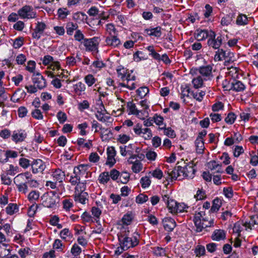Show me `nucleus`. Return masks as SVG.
<instances>
[{
  "label": "nucleus",
  "mask_w": 258,
  "mask_h": 258,
  "mask_svg": "<svg viewBox=\"0 0 258 258\" xmlns=\"http://www.w3.org/2000/svg\"><path fill=\"white\" fill-rule=\"evenodd\" d=\"M232 90L236 92H240L244 90L245 85L240 81L236 79H232Z\"/></svg>",
  "instance_id": "nucleus-23"
},
{
  "label": "nucleus",
  "mask_w": 258,
  "mask_h": 258,
  "mask_svg": "<svg viewBox=\"0 0 258 258\" xmlns=\"http://www.w3.org/2000/svg\"><path fill=\"white\" fill-rule=\"evenodd\" d=\"M101 107L100 108V110H98L96 112L95 116L99 121L105 122L110 117L109 116H104V113H103L102 111L103 110L105 111V109L102 103H101Z\"/></svg>",
  "instance_id": "nucleus-24"
},
{
  "label": "nucleus",
  "mask_w": 258,
  "mask_h": 258,
  "mask_svg": "<svg viewBox=\"0 0 258 258\" xmlns=\"http://www.w3.org/2000/svg\"><path fill=\"white\" fill-rule=\"evenodd\" d=\"M204 81H205L204 78L200 76H198L192 79V83L195 88L198 89L203 86Z\"/></svg>",
  "instance_id": "nucleus-37"
},
{
  "label": "nucleus",
  "mask_w": 258,
  "mask_h": 258,
  "mask_svg": "<svg viewBox=\"0 0 258 258\" xmlns=\"http://www.w3.org/2000/svg\"><path fill=\"white\" fill-rule=\"evenodd\" d=\"M24 42V38L22 37H19L14 40L13 46L15 49H18L23 45Z\"/></svg>",
  "instance_id": "nucleus-48"
},
{
  "label": "nucleus",
  "mask_w": 258,
  "mask_h": 258,
  "mask_svg": "<svg viewBox=\"0 0 258 258\" xmlns=\"http://www.w3.org/2000/svg\"><path fill=\"white\" fill-rule=\"evenodd\" d=\"M153 253L158 256H163L166 255L165 249L160 247H155L153 248Z\"/></svg>",
  "instance_id": "nucleus-45"
},
{
  "label": "nucleus",
  "mask_w": 258,
  "mask_h": 258,
  "mask_svg": "<svg viewBox=\"0 0 258 258\" xmlns=\"http://www.w3.org/2000/svg\"><path fill=\"white\" fill-rule=\"evenodd\" d=\"M116 71L118 77L120 78L122 80L124 81L125 79H128V75H126L127 70L125 68L119 67L117 69Z\"/></svg>",
  "instance_id": "nucleus-38"
},
{
  "label": "nucleus",
  "mask_w": 258,
  "mask_h": 258,
  "mask_svg": "<svg viewBox=\"0 0 258 258\" xmlns=\"http://www.w3.org/2000/svg\"><path fill=\"white\" fill-rule=\"evenodd\" d=\"M233 19V15H227L223 17L221 20V24L222 26H228L232 21Z\"/></svg>",
  "instance_id": "nucleus-47"
},
{
  "label": "nucleus",
  "mask_w": 258,
  "mask_h": 258,
  "mask_svg": "<svg viewBox=\"0 0 258 258\" xmlns=\"http://www.w3.org/2000/svg\"><path fill=\"white\" fill-rule=\"evenodd\" d=\"M9 247V245L5 243L0 245V257H5L9 255L10 249Z\"/></svg>",
  "instance_id": "nucleus-32"
},
{
  "label": "nucleus",
  "mask_w": 258,
  "mask_h": 258,
  "mask_svg": "<svg viewBox=\"0 0 258 258\" xmlns=\"http://www.w3.org/2000/svg\"><path fill=\"white\" fill-rule=\"evenodd\" d=\"M107 160L106 163V165L112 167L115 163L116 161L114 157L116 155V151L113 147H109L107 149Z\"/></svg>",
  "instance_id": "nucleus-14"
},
{
  "label": "nucleus",
  "mask_w": 258,
  "mask_h": 258,
  "mask_svg": "<svg viewBox=\"0 0 258 258\" xmlns=\"http://www.w3.org/2000/svg\"><path fill=\"white\" fill-rule=\"evenodd\" d=\"M32 82L37 88L42 89L46 87V81L44 77L39 72L34 73L32 77Z\"/></svg>",
  "instance_id": "nucleus-13"
},
{
  "label": "nucleus",
  "mask_w": 258,
  "mask_h": 258,
  "mask_svg": "<svg viewBox=\"0 0 258 258\" xmlns=\"http://www.w3.org/2000/svg\"><path fill=\"white\" fill-rule=\"evenodd\" d=\"M42 205L47 208H52L59 202V197L56 191L45 193L41 197Z\"/></svg>",
  "instance_id": "nucleus-3"
},
{
  "label": "nucleus",
  "mask_w": 258,
  "mask_h": 258,
  "mask_svg": "<svg viewBox=\"0 0 258 258\" xmlns=\"http://www.w3.org/2000/svg\"><path fill=\"white\" fill-rule=\"evenodd\" d=\"M162 222L164 229L168 232L172 231L176 225L175 220L170 217L165 218Z\"/></svg>",
  "instance_id": "nucleus-16"
},
{
  "label": "nucleus",
  "mask_w": 258,
  "mask_h": 258,
  "mask_svg": "<svg viewBox=\"0 0 258 258\" xmlns=\"http://www.w3.org/2000/svg\"><path fill=\"white\" fill-rule=\"evenodd\" d=\"M106 45L113 47H117L120 44V41L116 36L111 35L106 37L105 39Z\"/></svg>",
  "instance_id": "nucleus-18"
},
{
  "label": "nucleus",
  "mask_w": 258,
  "mask_h": 258,
  "mask_svg": "<svg viewBox=\"0 0 258 258\" xmlns=\"http://www.w3.org/2000/svg\"><path fill=\"white\" fill-rule=\"evenodd\" d=\"M64 247V245L59 239H56L53 244V248L58 251H62Z\"/></svg>",
  "instance_id": "nucleus-55"
},
{
  "label": "nucleus",
  "mask_w": 258,
  "mask_h": 258,
  "mask_svg": "<svg viewBox=\"0 0 258 258\" xmlns=\"http://www.w3.org/2000/svg\"><path fill=\"white\" fill-rule=\"evenodd\" d=\"M52 176L54 181L60 183L62 182L64 179L65 174L64 172L60 169H57L52 172Z\"/></svg>",
  "instance_id": "nucleus-20"
},
{
  "label": "nucleus",
  "mask_w": 258,
  "mask_h": 258,
  "mask_svg": "<svg viewBox=\"0 0 258 258\" xmlns=\"http://www.w3.org/2000/svg\"><path fill=\"white\" fill-rule=\"evenodd\" d=\"M133 130L136 135L143 138L146 140H150L152 137L151 130L148 127L143 128L140 123L135 125Z\"/></svg>",
  "instance_id": "nucleus-7"
},
{
  "label": "nucleus",
  "mask_w": 258,
  "mask_h": 258,
  "mask_svg": "<svg viewBox=\"0 0 258 258\" xmlns=\"http://www.w3.org/2000/svg\"><path fill=\"white\" fill-rule=\"evenodd\" d=\"M211 237L216 241L223 240L226 238V232L222 229H216L213 232Z\"/></svg>",
  "instance_id": "nucleus-19"
},
{
  "label": "nucleus",
  "mask_w": 258,
  "mask_h": 258,
  "mask_svg": "<svg viewBox=\"0 0 258 258\" xmlns=\"http://www.w3.org/2000/svg\"><path fill=\"white\" fill-rule=\"evenodd\" d=\"M135 146L134 144H129L127 146H121L119 147L120 154L123 156H126L133 153V150Z\"/></svg>",
  "instance_id": "nucleus-21"
},
{
  "label": "nucleus",
  "mask_w": 258,
  "mask_h": 258,
  "mask_svg": "<svg viewBox=\"0 0 258 258\" xmlns=\"http://www.w3.org/2000/svg\"><path fill=\"white\" fill-rule=\"evenodd\" d=\"M248 21V18L245 15L239 14L236 18V23L238 25H245Z\"/></svg>",
  "instance_id": "nucleus-36"
},
{
  "label": "nucleus",
  "mask_w": 258,
  "mask_h": 258,
  "mask_svg": "<svg viewBox=\"0 0 258 258\" xmlns=\"http://www.w3.org/2000/svg\"><path fill=\"white\" fill-rule=\"evenodd\" d=\"M79 168H80L79 167H75L74 168V175H72L69 181H70V183L72 184V185H77L78 183H79V182L80 181V177L77 173V172H79L80 171Z\"/></svg>",
  "instance_id": "nucleus-26"
},
{
  "label": "nucleus",
  "mask_w": 258,
  "mask_h": 258,
  "mask_svg": "<svg viewBox=\"0 0 258 258\" xmlns=\"http://www.w3.org/2000/svg\"><path fill=\"white\" fill-rule=\"evenodd\" d=\"M119 244L123 246V248L127 250L128 248L134 247L139 243L138 238L136 236L129 237L125 232L121 233L118 235Z\"/></svg>",
  "instance_id": "nucleus-2"
},
{
  "label": "nucleus",
  "mask_w": 258,
  "mask_h": 258,
  "mask_svg": "<svg viewBox=\"0 0 258 258\" xmlns=\"http://www.w3.org/2000/svg\"><path fill=\"white\" fill-rule=\"evenodd\" d=\"M205 211L196 213L194 216V222L197 232H201L203 229L213 226L214 220L205 216Z\"/></svg>",
  "instance_id": "nucleus-1"
},
{
  "label": "nucleus",
  "mask_w": 258,
  "mask_h": 258,
  "mask_svg": "<svg viewBox=\"0 0 258 258\" xmlns=\"http://www.w3.org/2000/svg\"><path fill=\"white\" fill-rule=\"evenodd\" d=\"M130 178V175L128 173L124 172L119 174V180L122 183H126Z\"/></svg>",
  "instance_id": "nucleus-62"
},
{
  "label": "nucleus",
  "mask_w": 258,
  "mask_h": 258,
  "mask_svg": "<svg viewBox=\"0 0 258 258\" xmlns=\"http://www.w3.org/2000/svg\"><path fill=\"white\" fill-rule=\"evenodd\" d=\"M17 187L18 188V190L20 192H22V193L25 194L28 191V186L26 182H21L18 184H16Z\"/></svg>",
  "instance_id": "nucleus-57"
},
{
  "label": "nucleus",
  "mask_w": 258,
  "mask_h": 258,
  "mask_svg": "<svg viewBox=\"0 0 258 258\" xmlns=\"http://www.w3.org/2000/svg\"><path fill=\"white\" fill-rule=\"evenodd\" d=\"M140 183L143 188L148 187L151 183L150 177L148 176L143 177L140 180Z\"/></svg>",
  "instance_id": "nucleus-50"
},
{
  "label": "nucleus",
  "mask_w": 258,
  "mask_h": 258,
  "mask_svg": "<svg viewBox=\"0 0 258 258\" xmlns=\"http://www.w3.org/2000/svg\"><path fill=\"white\" fill-rule=\"evenodd\" d=\"M130 74H128V79L125 80L126 81V83H119V86L123 87H126L127 88H128V89H130L131 90L135 89L136 88V85L134 83H133L131 84V85H130L129 81H128L130 80Z\"/></svg>",
  "instance_id": "nucleus-53"
},
{
  "label": "nucleus",
  "mask_w": 258,
  "mask_h": 258,
  "mask_svg": "<svg viewBox=\"0 0 258 258\" xmlns=\"http://www.w3.org/2000/svg\"><path fill=\"white\" fill-rule=\"evenodd\" d=\"M77 27L76 24H74L72 22L68 23L66 27L67 34L72 35L74 31L77 29Z\"/></svg>",
  "instance_id": "nucleus-54"
},
{
  "label": "nucleus",
  "mask_w": 258,
  "mask_h": 258,
  "mask_svg": "<svg viewBox=\"0 0 258 258\" xmlns=\"http://www.w3.org/2000/svg\"><path fill=\"white\" fill-rule=\"evenodd\" d=\"M36 63L34 61L30 60L27 62V65L26 67L27 71L31 73H35L34 72L35 69Z\"/></svg>",
  "instance_id": "nucleus-56"
},
{
  "label": "nucleus",
  "mask_w": 258,
  "mask_h": 258,
  "mask_svg": "<svg viewBox=\"0 0 258 258\" xmlns=\"http://www.w3.org/2000/svg\"><path fill=\"white\" fill-rule=\"evenodd\" d=\"M197 138L195 141L196 152L198 154H203L205 150L204 142L203 140Z\"/></svg>",
  "instance_id": "nucleus-31"
},
{
  "label": "nucleus",
  "mask_w": 258,
  "mask_h": 258,
  "mask_svg": "<svg viewBox=\"0 0 258 258\" xmlns=\"http://www.w3.org/2000/svg\"><path fill=\"white\" fill-rule=\"evenodd\" d=\"M40 193L37 190H32L27 196V198L29 201L35 202L39 198Z\"/></svg>",
  "instance_id": "nucleus-39"
},
{
  "label": "nucleus",
  "mask_w": 258,
  "mask_h": 258,
  "mask_svg": "<svg viewBox=\"0 0 258 258\" xmlns=\"http://www.w3.org/2000/svg\"><path fill=\"white\" fill-rule=\"evenodd\" d=\"M213 66L208 64L203 66L199 68V73L205 81L212 80L214 77L212 73Z\"/></svg>",
  "instance_id": "nucleus-9"
},
{
  "label": "nucleus",
  "mask_w": 258,
  "mask_h": 258,
  "mask_svg": "<svg viewBox=\"0 0 258 258\" xmlns=\"http://www.w3.org/2000/svg\"><path fill=\"white\" fill-rule=\"evenodd\" d=\"M214 60L218 61L224 60L225 65L227 66L228 63L234 61V54L229 51H225L222 49H219L216 52Z\"/></svg>",
  "instance_id": "nucleus-4"
},
{
  "label": "nucleus",
  "mask_w": 258,
  "mask_h": 258,
  "mask_svg": "<svg viewBox=\"0 0 258 258\" xmlns=\"http://www.w3.org/2000/svg\"><path fill=\"white\" fill-rule=\"evenodd\" d=\"M232 79L228 81L227 79L224 80L222 82V86L225 90L230 91L232 90Z\"/></svg>",
  "instance_id": "nucleus-58"
},
{
  "label": "nucleus",
  "mask_w": 258,
  "mask_h": 258,
  "mask_svg": "<svg viewBox=\"0 0 258 258\" xmlns=\"http://www.w3.org/2000/svg\"><path fill=\"white\" fill-rule=\"evenodd\" d=\"M127 161L130 164H133L132 169L134 172L139 173L142 170L143 167L142 164L140 161L138 160H136L135 161H133V160H127Z\"/></svg>",
  "instance_id": "nucleus-30"
},
{
  "label": "nucleus",
  "mask_w": 258,
  "mask_h": 258,
  "mask_svg": "<svg viewBox=\"0 0 258 258\" xmlns=\"http://www.w3.org/2000/svg\"><path fill=\"white\" fill-rule=\"evenodd\" d=\"M208 168L211 170L213 174L215 173H220L223 172L222 166L218 164L216 161L212 160L207 164Z\"/></svg>",
  "instance_id": "nucleus-17"
},
{
  "label": "nucleus",
  "mask_w": 258,
  "mask_h": 258,
  "mask_svg": "<svg viewBox=\"0 0 258 258\" xmlns=\"http://www.w3.org/2000/svg\"><path fill=\"white\" fill-rule=\"evenodd\" d=\"M31 166L32 172L34 174L42 173L46 168L45 163L41 159H34Z\"/></svg>",
  "instance_id": "nucleus-11"
},
{
  "label": "nucleus",
  "mask_w": 258,
  "mask_h": 258,
  "mask_svg": "<svg viewBox=\"0 0 258 258\" xmlns=\"http://www.w3.org/2000/svg\"><path fill=\"white\" fill-rule=\"evenodd\" d=\"M222 41L223 38L221 35H219L216 37L215 32L210 30V37L207 42L209 46L215 49H218V50L222 43Z\"/></svg>",
  "instance_id": "nucleus-8"
},
{
  "label": "nucleus",
  "mask_w": 258,
  "mask_h": 258,
  "mask_svg": "<svg viewBox=\"0 0 258 258\" xmlns=\"http://www.w3.org/2000/svg\"><path fill=\"white\" fill-rule=\"evenodd\" d=\"M148 197L144 194H140L136 197V202L139 204H143L147 202Z\"/></svg>",
  "instance_id": "nucleus-64"
},
{
  "label": "nucleus",
  "mask_w": 258,
  "mask_h": 258,
  "mask_svg": "<svg viewBox=\"0 0 258 258\" xmlns=\"http://www.w3.org/2000/svg\"><path fill=\"white\" fill-rule=\"evenodd\" d=\"M57 118L60 123H63L67 119V116L64 112L61 111H59L57 114Z\"/></svg>",
  "instance_id": "nucleus-63"
},
{
  "label": "nucleus",
  "mask_w": 258,
  "mask_h": 258,
  "mask_svg": "<svg viewBox=\"0 0 258 258\" xmlns=\"http://www.w3.org/2000/svg\"><path fill=\"white\" fill-rule=\"evenodd\" d=\"M24 178L27 179V181H25L26 183L27 184L28 187H37L39 185V183L38 181L34 179H29V173L28 172L25 173L24 174H18L14 179V182H20L22 180H24Z\"/></svg>",
  "instance_id": "nucleus-10"
},
{
  "label": "nucleus",
  "mask_w": 258,
  "mask_h": 258,
  "mask_svg": "<svg viewBox=\"0 0 258 258\" xmlns=\"http://www.w3.org/2000/svg\"><path fill=\"white\" fill-rule=\"evenodd\" d=\"M46 28V25L44 22L38 21L32 32V37L37 40L39 39Z\"/></svg>",
  "instance_id": "nucleus-12"
},
{
  "label": "nucleus",
  "mask_w": 258,
  "mask_h": 258,
  "mask_svg": "<svg viewBox=\"0 0 258 258\" xmlns=\"http://www.w3.org/2000/svg\"><path fill=\"white\" fill-rule=\"evenodd\" d=\"M228 72L226 74L230 77H231L232 79H235L238 78L239 70L236 67H231L227 68Z\"/></svg>",
  "instance_id": "nucleus-35"
},
{
  "label": "nucleus",
  "mask_w": 258,
  "mask_h": 258,
  "mask_svg": "<svg viewBox=\"0 0 258 258\" xmlns=\"http://www.w3.org/2000/svg\"><path fill=\"white\" fill-rule=\"evenodd\" d=\"M210 31L207 30L198 29L196 32V37L198 40H202L210 37Z\"/></svg>",
  "instance_id": "nucleus-22"
},
{
  "label": "nucleus",
  "mask_w": 258,
  "mask_h": 258,
  "mask_svg": "<svg viewBox=\"0 0 258 258\" xmlns=\"http://www.w3.org/2000/svg\"><path fill=\"white\" fill-rule=\"evenodd\" d=\"M87 194L86 192L79 193L77 195L75 194V199L76 202H78L81 204H85L87 199Z\"/></svg>",
  "instance_id": "nucleus-41"
},
{
  "label": "nucleus",
  "mask_w": 258,
  "mask_h": 258,
  "mask_svg": "<svg viewBox=\"0 0 258 258\" xmlns=\"http://www.w3.org/2000/svg\"><path fill=\"white\" fill-rule=\"evenodd\" d=\"M19 210L18 207L16 204L11 203L6 208V213L10 215H12L17 213Z\"/></svg>",
  "instance_id": "nucleus-34"
},
{
  "label": "nucleus",
  "mask_w": 258,
  "mask_h": 258,
  "mask_svg": "<svg viewBox=\"0 0 258 258\" xmlns=\"http://www.w3.org/2000/svg\"><path fill=\"white\" fill-rule=\"evenodd\" d=\"M85 184L83 182H80V181L79 183L76 185L75 193L76 195H77V194L79 193H84L83 191L85 190Z\"/></svg>",
  "instance_id": "nucleus-59"
},
{
  "label": "nucleus",
  "mask_w": 258,
  "mask_h": 258,
  "mask_svg": "<svg viewBox=\"0 0 258 258\" xmlns=\"http://www.w3.org/2000/svg\"><path fill=\"white\" fill-rule=\"evenodd\" d=\"M19 17L23 19H31L36 17V12L32 7L25 5L18 11Z\"/></svg>",
  "instance_id": "nucleus-6"
},
{
  "label": "nucleus",
  "mask_w": 258,
  "mask_h": 258,
  "mask_svg": "<svg viewBox=\"0 0 258 258\" xmlns=\"http://www.w3.org/2000/svg\"><path fill=\"white\" fill-rule=\"evenodd\" d=\"M27 137V134L24 130L15 131L12 135V139L15 143L23 141Z\"/></svg>",
  "instance_id": "nucleus-15"
},
{
  "label": "nucleus",
  "mask_w": 258,
  "mask_h": 258,
  "mask_svg": "<svg viewBox=\"0 0 258 258\" xmlns=\"http://www.w3.org/2000/svg\"><path fill=\"white\" fill-rule=\"evenodd\" d=\"M149 92V89L147 87H141L137 90V94L141 98L145 97Z\"/></svg>",
  "instance_id": "nucleus-46"
},
{
  "label": "nucleus",
  "mask_w": 258,
  "mask_h": 258,
  "mask_svg": "<svg viewBox=\"0 0 258 258\" xmlns=\"http://www.w3.org/2000/svg\"><path fill=\"white\" fill-rule=\"evenodd\" d=\"M145 32L149 36H154L156 37H159L161 35V28L157 27L154 28L146 29Z\"/></svg>",
  "instance_id": "nucleus-25"
},
{
  "label": "nucleus",
  "mask_w": 258,
  "mask_h": 258,
  "mask_svg": "<svg viewBox=\"0 0 258 258\" xmlns=\"http://www.w3.org/2000/svg\"><path fill=\"white\" fill-rule=\"evenodd\" d=\"M221 206V203L219 199H215L213 201V205L211 208L210 212L215 213L217 212Z\"/></svg>",
  "instance_id": "nucleus-43"
},
{
  "label": "nucleus",
  "mask_w": 258,
  "mask_h": 258,
  "mask_svg": "<svg viewBox=\"0 0 258 258\" xmlns=\"http://www.w3.org/2000/svg\"><path fill=\"white\" fill-rule=\"evenodd\" d=\"M147 49L149 51V55L156 60H160V55L155 51L154 46L150 45L147 47Z\"/></svg>",
  "instance_id": "nucleus-42"
},
{
  "label": "nucleus",
  "mask_w": 258,
  "mask_h": 258,
  "mask_svg": "<svg viewBox=\"0 0 258 258\" xmlns=\"http://www.w3.org/2000/svg\"><path fill=\"white\" fill-rule=\"evenodd\" d=\"M180 169V166H176L171 171L170 169H169L168 171V178L171 180H176L178 178Z\"/></svg>",
  "instance_id": "nucleus-27"
},
{
  "label": "nucleus",
  "mask_w": 258,
  "mask_h": 258,
  "mask_svg": "<svg viewBox=\"0 0 258 258\" xmlns=\"http://www.w3.org/2000/svg\"><path fill=\"white\" fill-rule=\"evenodd\" d=\"M82 43L85 47L87 51L92 52L93 54L98 53L99 44L98 37H94L92 38L85 39L82 42Z\"/></svg>",
  "instance_id": "nucleus-5"
},
{
  "label": "nucleus",
  "mask_w": 258,
  "mask_h": 258,
  "mask_svg": "<svg viewBox=\"0 0 258 258\" xmlns=\"http://www.w3.org/2000/svg\"><path fill=\"white\" fill-rule=\"evenodd\" d=\"M177 204L178 203H177L173 199H170V201L167 205V207L170 213L175 214V209L177 207Z\"/></svg>",
  "instance_id": "nucleus-49"
},
{
  "label": "nucleus",
  "mask_w": 258,
  "mask_h": 258,
  "mask_svg": "<svg viewBox=\"0 0 258 258\" xmlns=\"http://www.w3.org/2000/svg\"><path fill=\"white\" fill-rule=\"evenodd\" d=\"M127 107L129 114L138 115L139 114L140 112H141V110H139L137 108L135 104L132 101L127 102Z\"/></svg>",
  "instance_id": "nucleus-28"
},
{
  "label": "nucleus",
  "mask_w": 258,
  "mask_h": 258,
  "mask_svg": "<svg viewBox=\"0 0 258 258\" xmlns=\"http://www.w3.org/2000/svg\"><path fill=\"white\" fill-rule=\"evenodd\" d=\"M18 253L21 258H26L31 254V251L29 247L21 248L18 251Z\"/></svg>",
  "instance_id": "nucleus-44"
},
{
  "label": "nucleus",
  "mask_w": 258,
  "mask_h": 258,
  "mask_svg": "<svg viewBox=\"0 0 258 258\" xmlns=\"http://www.w3.org/2000/svg\"><path fill=\"white\" fill-rule=\"evenodd\" d=\"M183 167V174H184L185 177L192 178L196 171L192 166L185 165Z\"/></svg>",
  "instance_id": "nucleus-29"
},
{
  "label": "nucleus",
  "mask_w": 258,
  "mask_h": 258,
  "mask_svg": "<svg viewBox=\"0 0 258 258\" xmlns=\"http://www.w3.org/2000/svg\"><path fill=\"white\" fill-rule=\"evenodd\" d=\"M109 179V174L108 172H103L101 173L98 178L99 182L103 184L107 183Z\"/></svg>",
  "instance_id": "nucleus-40"
},
{
  "label": "nucleus",
  "mask_w": 258,
  "mask_h": 258,
  "mask_svg": "<svg viewBox=\"0 0 258 258\" xmlns=\"http://www.w3.org/2000/svg\"><path fill=\"white\" fill-rule=\"evenodd\" d=\"M19 164L22 167L26 169L31 165V163L28 159L22 158L19 159Z\"/></svg>",
  "instance_id": "nucleus-61"
},
{
  "label": "nucleus",
  "mask_w": 258,
  "mask_h": 258,
  "mask_svg": "<svg viewBox=\"0 0 258 258\" xmlns=\"http://www.w3.org/2000/svg\"><path fill=\"white\" fill-rule=\"evenodd\" d=\"M150 174H151L152 176L158 179H160L163 177V172L162 171L157 168L155 170H153L152 172H150Z\"/></svg>",
  "instance_id": "nucleus-60"
},
{
  "label": "nucleus",
  "mask_w": 258,
  "mask_h": 258,
  "mask_svg": "<svg viewBox=\"0 0 258 258\" xmlns=\"http://www.w3.org/2000/svg\"><path fill=\"white\" fill-rule=\"evenodd\" d=\"M59 235L62 239L66 241H68L73 237V234L69 228H64L60 232Z\"/></svg>",
  "instance_id": "nucleus-33"
},
{
  "label": "nucleus",
  "mask_w": 258,
  "mask_h": 258,
  "mask_svg": "<svg viewBox=\"0 0 258 258\" xmlns=\"http://www.w3.org/2000/svg\"><path fill=\"white\" fill-rule=\"evenodd\" d=\"M236 118V115L233 112H230L225 118V122L229 124H233Z\"/></svg>",
  "instance_id": "nucleus-52"
},
{
  "label": "nucleus",
  "mask_w": 258,
  "mask_h": 258,
  "mask_svg": "<svg viewBox=\"0 0 258 258\" xmlns=\"http://www.w3.org/2000/svg\"><path fill=\"white\" fill-rule=\"evenodd\" d=\"M191 95L196 100L201 102L202 101L203 97L205 95V92L202 91L199 92L198 91L195 92H192Z\"/></svg>",
  "instance_id": "nucleus-51"
}]
</instances>
